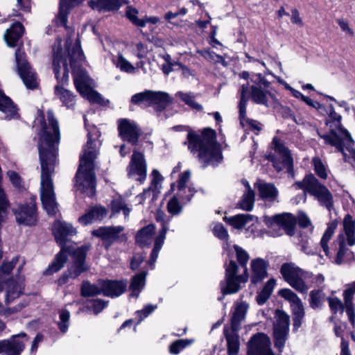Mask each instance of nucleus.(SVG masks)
<instances>
[{
    "instance_id": "1",
    "label": "nucleus",
    "mask_w": 355,
    "mask_h": 355,
    "mask_svg": "<svg viewBox=\"0 0 355 355\" xmlns=\"http://www.w3.org/2000/svg\"><path fill=\"white\" fill-rule=\"evenodd\" d=\"M48 125L44 123L39 137L38 150L41 166L40 198L44 209L49 216L58 211L51 176L57 162L60 132L53 112H46Z\"/></svg>"
},
{
    "instance_id": "2",
    "label": "nucleus",
    "mask_w": 355,
    "mask_h": 355,
    "mask_svg": "<svg viewBox=\"0 0 355 355\" xmlns=\"http://www.w3.org/2000/svg\"><path fill=\"white\" fill-rule=\"evenodd\" d=\"M188 149L191 153H198L200 162L207 165L218 166L223 156L220 144L217 141L216 132L207 127L202 130L200 135L190 130L187 136Z\"/></svg>"
},
{
    "instance_id": "3",
    "label": "nucleus",
    "mask_w": 355,
    "mask_h": 355,
    "mask_svg": "<svg viewBox=\"0 0 355 355\" xmlns=\"http://www.w3.org/2000/svg\"><path fill=\"white\" fill-rule=\"evenodd\" d=\"M53 231L56 241L61 246V250L55 256L51 264L44 271V274L46 275H51L62 268L68 260V254H74V252L77 250L73 247L66 244V237L76 234V230L71 224L57 221L53 225Z\"/></svg>"
},
{
    "instance_id": "4",
    "label": "nucleus",
    "mask_w": 355,
    "mask_h": 355,
    "mask_svg": "<svg viewBox=\"0 0 355 355\" xmlns=\"http://www.w3.org/2000/svg\"><path fill=\"white\" fill-rule=\"evenodd\" d=\"M71 44V40H67L65 46L68 51V57L70 67L72 69L74 84L80 94L85 99H89V78L87 71L81 67L84 56L78 46H73L70 50L69 46Z\"/></svg>"
},
{
    "instance_id": "5",
    "label": "nucleus",
    "mask_w": 355,
    "mask_h": 355,
    "mask_svg": "<svg viewBox=\"0 0 355 355\" xmlns=\"http://www.w3.org/2000/svg\"><path fill=\"white\" fill-rule=\"evenodd\" d=\"M299 189L308 192L314 196L321 206L325 207L331 211L334 207V197L331 191L311 173L306 174L302 181H296L294 184Z\"/></svg>"
},
{
    "instance_id": "6",
    "label": "nucleus",
    "mask_w": 355,
    "mask_h": 355,
    "mask_svg": "<svg viewBox=\"0 0 355 355\" xmlns=\"http://www.w3.org/2000/svg\"><path fill=\"white\" fill-rule=\"evenodd\" d=\"M263 221L269 228H272L275 225L281 227L290 236L295 234L297 223L300 227L303 229L307 228L311 225V220L304 212H301L297 218L291 213L279 214L272 216H266Z\"/></svg>"
},
{
    "instance_id": "7",
    "label": "nucleus",
    "mask_w": 355,
    "mask_h": 355,
    "mask_svg": "<svg viewBox=\"0 0 355 355\" xmlns=\"http://www.w3.org/2000/svg\"><path fill=\"white\" fill-rule=\"evenodd\" d=\"M18 257H15L11 261L3 263L0 267V292L3 289L4 284L7 285V300L17 297L24 288L23 282H16L8 277L17 263Z\"/></svg>"
},
{
    "instance_id": "8",
    "label": "nucleus",
    "mask_w": 355,
    "mask_h": 355,
    "mask_svg": "<svg viewBox=\"0 0 355 355\" xmlns=\"http://www.w3.org/2000/svg\"><path fill=\"white\" fill-rule=\"evenodd\" d=\"M17 71L28 89H34L38 86L37 76L26 60V54L20 48L15 51Z\"/></svg>"
},
{
    "instance_id": "9",
    "label": "nucleus",
    "mask_w": 355,
    "mask_h": 355,
    "mask_svg": "<svg viewBox=\"0 0 355 355\" xmlns=\"http://www.w3.org/2000/svg\"><path fill=\"white\" fill-rule=\"evenodd\" d=\"M171 101V98L168 94L164 92L146 90L131 97V102L135 105H139L146 102L149 106L156 105L157 109L160 111L166 109Z\"/></svg>"
},
{
    "instance_id": "10",
    "label": "nucleus",
    "mask_w": 355,
    "mask_h": 355,
    "mask_svg": "<svg viewBox=\"0 0 355 355\" xmlns=\"http://www.w3.org/2000/svg\"><path fill=\"white\" fill-rule=\"evenodd\" d=\"M276 321L273 324L274 346L282 352L289 335V316L286 312H275Z\"/></svg>"
},
{
    "instance_id": "11",
    "label": "nucleus",
    "mask_w": 355,
    "mask_h": 355,
    "mask_svg": "<svg viewBox=\"0 0 355 355\" xmlns=\"http://www.w3.org/2000/svg\"><path fill=\"white\" fill-rule=\"evenodd\" d=\"M89 144V141L83 148V154L80 156V165L76 175L75 189L76 192L79 194H86L89 189V152L86 146Z\"/></svg>"
},
{
    "instance_id": "12",
    "label": "nucleus",
    "mask_w": 355,
    "mask_h": 355,
    "mask_svg": "<svg viewBox=\"0 0 355 355\" xmlns=\"http://www.w3.org/2000/svg\"><path fill=\"white\" fill-rule=\"evenodd\" d=\"M117 123L119 137L132 146H137L142 135V130L138 125L125 118L119 119Z\"/></svg>"
},
{
    "instance_id": "13",
    "label": "nucleus",
    "mask_w": 355,
    "mask_h": 355,
    "mask_svg": "<svg viewBox=\"0 0 355 355\" xmlns=\"http://www.w3.org/2000/svg\"><path fill=\"white\" fill-rule=\"evenodd\" d=\"M123 230L124 227L121 225L101 226L93 230L91 234L102 241L105 250H109L115 242L119 241L120 234Z\"/></svg>"
},
{
    "instance_id": "14",
    "label": "nucleus",
    "mask_w": 355,
    "mask_h": 355,
    "mask_svg": "<svg viewBox=\"0 0 355 355\" xmlns=\"http://www.w3.org/2000/svg\"><path fill=\"white\" fill-rule=\"evenodd\" d=\"M126 171L129 178L137 175L139 176L137 180L140 183H144L147 175V164L143 153L137 150L133 151Z\"/></svg>"
},
{
    "instance_id": "15",
    "label": "nucleus",
    "mask_w": 355,
    "mask_h": 355,
    "mask_svg": "<svg viewBox=\"0 0 355 355\" xmlns=\"http://www.w3.org/2000/svg\"><path fill=\"white\" fill-rule=\"evenodd\" d=\"M270 345V339L266 334H257L248 341V355H274Z\"/></svg>"
},
{
    "instance_id": "16",
    "label": "nucleus",
    "mask_w": 355,
    "mask_h": 355,
    "mask_svg": "<svg viewBox=\"0 0 355 355\" xmlns=\"http://www.w3.org/2000/svg\"><path fill=\"white\" fill-rule=\"evenodd\" d=\"M321 138L324 140V143L327 145L336 147L338 152L341 153L346 160L347 154L345 153L346 148L349 153L352 154L355 159V149L353 148L354 141L350 142L347 139L341 138L336 132V130L331 129L329 132L322 135H320Z\"/></svg>"
},
{
    "instance_id": "17",
    "label": "nucleus",
    "mask_w": 355,
    "mask_h": 355,
    "mask_svg": "<svg viewBox=\"0 0 355 355\" xmlns=\"http://www.w3.org/2000/svg\"><path fill=\"white\" fill-rule=\"evenodd\" d=\"M87 247L82 246L77 248L73 254L74 263L69 270V275H63L58 279L60 285L67 283L69 277L76 278L85 270V262L87 257Z\"/></svg>"
},
{
    "instance_id": "18",
    "label": "nucleus",
    "mask_w": 355,
    "mask_h": 355,
    "mask_svg": "<svg viewBox=\"0 0 355 355\" xmlns=\"http://www.w3.org/2000/svg\"><path fill=\"white\" fill-rule=\"evenodd\" d=\"M12 211L19 224L32 226L37 223L36 207L33 202L27 205H20L13 209Z\"/></svg>"
},
{
    "instance_id": "19",
    "label": "nucleus",
    "mask_w": 355,
    "mask_h": 355,
    "mask_svg": "<svg viewBox=\"0 0 355 355\" xmlns=\"http://www.w3.org/2000/svg\"><path fill=\"white\" fill-rule=\"evenodd\" d=\"M248 83L241 86V98L239 103V119L240 121V125L242 128H244L245 125L250 126V129L252 130H261V128L259 126V123L253 119H249L246 116V107L248 101L247 94L248 92Z\"/></svg>"
},
{
    "instance_id": "20",
    "label": "nucleus",
    "mask_w": 355,
    "mask_h": 355,
    "mask_svg": "<svg viewBox=\"0 0 355 355\" xmlns=\"http://www.w3.org/2000/svg\"><path fill=\"white\" fill-rule=\"evenodd\" d=\"M60 40L58 42V49L53 47L54 58L53 61V71L58 83H65L69 80V68L67 60L61 55Z\"/></svg>"
},
{
    "instance_id": "21",
    "label": "nucleus",
    "mask_w": 355,
    "mask_h": 355,
    "mask_svg": "<svg viewBox=\"0 0 355 355\" xmlns=\"http://www.w3.org/2000/svg\"><path fill=\"white\" fill-rule=\"evenodd\" d=\"M27 340V336L24 333L14 335L9 339L3 340V347L1 354L20 355L25 348Z\"/></svg>"
},
{
    "instance_id": "22",
    "label": "nucleus",
    "mask_w": 355,
    "mask_h": 355,
    "mask_svg": "<svg viewBox=\"0 0 355 355\" xmlns=\"http://www.w3.org/2000/svg\"><path fill=\"white\" fill-rule=\"evenodd\" d=\"M126 288L127 283L124 279H101V290L104 296L118 297L125 292Z\"/></svg>"
},
{
    "instance_id": "23",
    "label": "nucleus",
    "mask_w": 355,
    "mask_h": 355,
    "mask_svg": "<svg viewBox=\"0 0 355 355\" xmlns=\"http://www.w3.org/2000/svg\"><path fill=\"white\" fill-rule=\"evenodd\" d=\"M268 261L262 258H256L251 261L250 266L252 274L250 282L252 284L257 285L268 277Z\"/></svg>"
},
{
    "instance_id": "24",
    "label": "nucleus",
    "mask_w": 355,
    "mask_h": 355,
    "mask_svg": "<svg viewBox=\"0 0 355 355\" xmlns=\"http://www.w3.org/2000/svg\"><path fill=\"white\" fill-rule=\"evenodd\" d=\"M190 176V171H184L180 175L179 178L177 181V187L179 192L178 196L180 200L184 205L189 203L191 200L192 198L194 196L195 193L197 192V190L194 187H189V194L183 195L182 193V191L185 192L186 184L189 181Z\"/></svg>"
},
{
    "instance_id": "25",
    "label": "nucleus",
    "mask_w": 355,
    "mask_h": 355,
    "mask_svg": "<svg viewBox=\"0 0 355 355\" xmlns=\"http://www.w3.org/2000/svg\"><path fill=\"white\" fill-rule=\"evenodd\" d=\"M273 150L282 157V164L286 167L288 171H293V159L290 150L277 137L272 139Z\"/></svg>"
},
{
    "instance_id": "26",
    "label": "nucleus",
    "mask_w": 355,
    "mask_h": 355,
    "mask_svg": "<svg viewBox=\"0 0 355 355\" xmlns=\"http://www.w3.org/2000/svg\"><path fill=\"white\" fill-rule=\"evenodd\" d=\"M0 111L5 114V119L10 120L19 117L18 110L12 100L0 90Z\"/></svg>"
},
{
    "instance_id": "27",
    "label": "nucleus",
    "mask_w": 355,
    "mask_h": 355,
    "mask_svg": "<svg viewBox=\"0 0 355 355\" xmlns=\"http://www.w3.org/2000/svg\"><path fill=\"white\" fill-rule=\"evenodd\" d=\"M84 0H60L59 12L57 17L58 26H65L67 21V15L73 7L81 3Z\"/></svg>"
},
{
    "instance_id": "28",
    "label": "nucleus",
    "mask_w": 355,
    "mask_h": 355,
    "mask_svg": "<svg viewBox=\"0 0 355 355\" xmlns=\"http://www.w3.org/2000/svg\"><path fill=\"white\" fill-rule=\"evenodd\" d=\"M156 227L153 223H150L139 229L135 234V243L140 248L148 245V241L155 232Z\"/></svg>"
},
{
    "instance_id": "29",
    "label": "nucleus",
    "mask_w": 355,
    "mask_h": 355,
    "mask_svg": "<svg viewBox=\"0 0 355 355\" xmlns=\"http://www.w3.org/2000/svg\"><path fill=\"white\" fill-rule=\"evenodd\" d=\"M147 275L148 272L146 270H142L135 274L131 278L129 286V289L131 291L130 296L138 297L139 293L145 286Z\"/></svg>"
},
{
    "instance_id": "30",
    "label": "nucleus",
    "mask_w": 355,
    "mask_h": 355,
    "mask_svg": "<svg viewBox=\"0 0 355 355\" xmlns=\"http://www.w3.org/2000/svg\"><path fill=\"white\" fill-rule=\"evenodd\" d=\"M224 335L227 341L228 355H237L239 352L240 342L237 331L224 328Z\"/></svg>"
},
{
    "instance_id": "31",
    "label": "nucleus",
    "mask_w": 355,
    "mask_h": 355,
    "mask_svg": "<svg viewBox=\"0 0 355 355\" xmlns=\"http://www.w3.org/2000/svg\"><path fill=\"white\" fill-rule=\"evenodd\" d=\"M303 272L302 269L296 266L293 262L284 263L280 268V273L287 283L302 276Z\"/></svg>"
},
{
    "instance_id": "32",
    "label": "nucleus",
    "mask_w": 355,
    "mask_h": 355,
    "mask_svg": "<svg viewBox=\"0 0 355 355\" xmlns=\"http://www.w3.org/2000/svg\"><path fill=\"white\" fill-rule=\"evenodd\" d=\"M24 31V26L21 23H14L10 28L8 29L4 34V38L8 45L12 47L15 46L21 37Z\"/></svg>"
},
{
    "instance_id": "33",
    "label": "nucleus",
    "mask_w": 355,
    "mask_h": 355,
    "mask_svg": "<svg viewBox=\"0 0 355 355\" xmlns=\"http://www.w3.org/2000/svg\"><path fill=\"white\" fill-rule=\"evenodd\" d=\"M327 113L329 118V121L332 123H337L336 128L338 131L344 137V139H347L351 143L353 142V138L352 137L351 134L341 124L342 116L335 111L334 107L332 104H330L328 106Z\"/></svg>"
},
{
    "instance_id": "34",
    "label": "nucleus",
    "mask_w": 355,
    "mask_h": 355,
    "mask_svg": "<svg viewBox=\"0 0 355 355\" xmlns=\"http://www.w3.org/2000/svg\"><path fill=\"white\" fill-rule=\"evenodd\" d=\"M223 296L238 293L241 286L236 277H225L219 284Z\"/></svg>"
},
{
    "instance_id": "35",
    "label": "nucleus",
    "mask_w": 355,
    "mask_h": 355,
    "mask_svg": "<svg viewBox=\"0 0 355 355\" xmlns=\"http://www.w3.org/2000/svg\"><path fill=\"white\" fill-rule=\"evenodd\" d=\"M138 12V10L132 6H128L125 12V16L132 24L138 27H145L148 21L152 24L157 23V19L156 17L139 19L137 17Z\"/></svg>"
},
{
    "instance_id": "36",
    "label": "nucleus",
    "mask_w": 355,
    "mask_h": 355,
    "mask_svg": "<svg viewBox=\"0 0 355 355\" xmlns=\"http://www.w3.org/2000/svg\"><path fill=\"white\" fill-rule=\"evenodd\" d=\"M252 218L253 216L250 214H239L231 217L224 216L223 220L234 228L241 230Z\"/></svg>"
},
{
    "instance_id": "37",
    "label": "nucleus",
    "mask_w": 355,
    "mask_h": 355,
    "mask_svg": "<svg viewBox=\"0 0 355 355\" xmlns=\"http://www.w3.org/2000/svg\"><path fill=\"white\" fill-rule=\"evenodd\" d=\"M273 96L274 95L268 90H263L255 85L251 86V98L252 101L259 105H263L268 107L267 95Z\"/></svg>"
},
{
    "instance_id": "38",
    "label": "nucleus",
    "mask_w": 355,
    "mask_h": 355,
    "mask_svg": "<svg viewBox=\"0 0 355 355\" xmlns=\"http://www.w3.org/2000/svg\"><path fill=\"white\" fill-rule=\"evenodd\" d=\"M94 80L90 78V105H96L101 108L109 107L110 101L103 96L94 87Z\"/></svg>"
},
{
    "instance_id": "39",
    "label": "nucleus",
    "mask_w": 355,
    "mask_h": 355,
    "mask_svg": "<svg viewBox=\"0 0 355 355\" xmlns=\"http://www.w3.org/2000/svg\"><path fill=\"white\" fill-rule=\"evenodd\" d=\"M246 187L248 188V191L242 196L241 200L238 203V206L243 210L250 211L253 209L254 207L255 193L251 189L248 182H246Z\"/></svg>"
},
{
    "instance_id": "40",
    "label": "nucleus",
    "mask_w": 355,
    "mask_h": 355,
    "mask_svg": "<svg viewBox=\"0 0 355 355\" xmlns=\"http://www.w3.org/2000/svg\"><path fill=\"white\" fill-rule=\"evenodd\" d=\"M355 294V281L346 285V288L343 291V304L345 311H355L354 304V296Z\"/></svg>"
},
{
    "instance_id": "41",
    "label": "nucleus",
    "mask_w": 355,
    "mask_h": 355,
    "mask_svg": "<svg viewBox=\"0 0 355 355\" xmlns=\"http://www.w3.org/2000/svg\"><path fill=\"white\" fill-rule=\"evenodd\" d=\"M338 225V221L337 220H334L329 222L327 224V227L325 230L321 240H320V245L324 252L325 254L328 256L329 252V248L328 246V243L329 240L331 239L332 235L334 233L335 230L336 229Z\"/></svg>"
},
{
    "instance_id": "42",
    "label": "nucleus",
    "mask_w": 355,
    "mask_h": 355,
    "mask_svg": "<svg viewBox=\"0 0 355 355\" xmlns=\"http://www.w3.org/2000/svg\"><path fill=\"white\" fill-rule=\"evenodd\" d=\"M258 191L260 198L264 200H274L278 195L277 188L272 183L259 184Z\"/></svg>"
},
{
    "instance_id": "43",
    "label": "nucleus",
    "mask_w": 355,
    "mask_h": 355,
    "mask_svg": "<svg viewBox=\"0 0 355 355\" xmlns=\"http://www.w3.org/2000/svg\"><path fill=\"white\" fill-rule=\"evenodd\" d=\"M326 301L324 293L320 290H312L309 293V304L313 309L322 307L324 302Z\"/></svg>"
},
{
    "instance_id": "44",
    "label": "nucleus",
    "mask_w": 355,
    "mask_h": 355,
    "mask_svg": "<svg viewBox=\"0 0 355 355\" xmlns=\"http://www.w3.org/2000/svg\"><path fill=\"white\" fill-rule=\"evenodd\" d=\"M55 94L67 107H69L73 105L74 96L70 91L65 89L60 85H56L55 87Z\"/></svg>"
},
{
    "instance_id": "45",
    "label": "nucleus",
    "mask_w": 355,
    "mask_h": 355,
    "mask_svg": "<svg viewBox=\"0 0 355 355\" xmlns=\"http://www.w3.org/2000/svg\"><path fill=\"white\" fill-rule=\"evenodd\" d=\"M124 3L123 0H98L100 9L107 12L118 11Z\"/></svg>"
},
{
    "instance_id": "46",
    "label": "nucleus",
    "mask_w": 355,
    "mask_h": 355,
    "mask_svg": "<svg viewBox=\"0 0 355 355\" xmlns=\"http://www.w3.org/2000/svg\"><path fill=\"white\" fill-rule=\"evenodd\" d=\"M194 340L191 339H180L171 343L169 351L173 354H178L184 348L192 345Z\"/></svg>"
},
{
    "instance_id": "47",
    "label": "nucleus",
    "mask_w": 355,
    "mask_h": 355,
    "mask_svg": "<svg viewBox=\"0 0 355 355\" xmlns=\"http://www.w3.org/2000/svg\"><path fill=\"white\" fill-rule=\"evenodd\" d=\"M101 132L99 129L94 125H90V151L98 148L101 145L100 137Z\"/></svg>"
},
{
    "instance_id": "48",
    "label": "nucleus",
    "mask_w": 355,
    "mask_h": 355,
    "mask_svg": "<svg viewBox=\"0 0 355 355\" xmlns=\"http://www.w3.org/2000/svg\"><path fill=\"white\" fill-rule=\"evenodd\" d=\"M95 155L90 151V198L96 195V177L94 171Z\"/></svg>"
},
{
    "instance_id": "49",
    "label": "nucleus",
    "mask_w": 355,
    "mask_h": 355,
    "mask_svg": "<svg viewBox=\"0 0 355 355\" xmlns=\"http://www.w3.org/2000/svg\"><path fill=\"white\" fill-rule=\"evenodd\" d=\"M179 98L187 105H189L192 109H195L197 111H202L203 107L202 105L198 103L194 100V96L191 95L190 94L178 92Z\"/></svg>"
},
{
    "instance_id": "50",
    "label": "nucleus",
    "mask_w": 355,
    "mask_h": 355,
    "mask_svg": "<svg viewBox=\"0 0 355 355\" xmlns=\"http://www.w3.org/2000/svg\"><path fill=\"white\" fill-rule=\"evenodd\" d=\"M313 169L315 174L321 179L326 180L327 178V169L322 163L321 159L318 157H315L313 159Z\"/></svg>"
},
{
    "instance_id": "51",
    "label": "nucleus",
    "mask_w": 355,
    "mask_h": 355,
    "mask_svg": "<svg viewBox=\"0 0 355 355\" xmlns=\"http://www.w3.org/2000/svg\"><path fill=\"white\" fill-rule=\"evenodd\" d=\"M245 312H234L231 318V327L229 328L230 331H239L241 329L242 322L244 321Z\"/></svg>"
},
{
    "instance_id": "52",
    "label": "nucleus",
    "mask_w": 355,
    "mask_h": 355,
    "mask_svg": "<svg viewBox=\"0 0 355 355\" xmlns=\"http://www.w3.org/2000/svg\"><path fill=\"white\" fill-rule=\"evenodd\" d=\"M234 249L236 252V260L242 268H247V264L250 259L248 252L241 247L234 245Z\"/></svg>"
},
{
    "instance_id": "53",
    "label": "nucleus",
    "mask_w": 355,
    "mask_h": 355,
    "mask_svg": "<svg viewBox=\"0 0 355 355\" xmlns=\"http://www.w3.org/2000/svg\"><path fill=\"white\" fill-rule=\"evenodd\" d=\"M167 211L172 215H178L182 210V205L180 203L176 196H173L167 203Z\"/></svg>"
},
{
    "instance_id": "54",
    "label": "nucleus",
    "mask_w": 355,
    "mask_h": 355,
    "mask_svg": "<svg viewBox=\"0 0 355 355\" xmlns=\"http://www.w3.org/2000/svg\"><path fill=\"white\" fill-rule=\"evenodd\" d=\"M213 234L220 240L228 241L230 236L227 230L221 223H217L213 228Z\"/></svg>"
},
{
    "instance_id": "55",
    "label": "nucleus",
    "mask_w": 355,
    "mask_h": 355,
    "mask_svg": "<svg viewBox=\"0 0 355 355\" xmlns=\"http://www.w3.org/2000/svg\"><path fill=\"white\" fill-rule=\"evenodd\" d=\"M107 214V209L101 205L90 207V220L92 219L102 220Z\"/></svg>"
},
{
    "instance_id": "56",
    "label": "nucleus",
    "mask_w": 355,
    "mask_h": 355,
    "mask_svg": "<svg viewBox=\"0 0 355 355\" xmlns=\"http://www.w3.org/2000/svg\"><path fill=\"white\" fill-rule=\"evenodd\" d=\"M168 230L165 227L160 228L158 232L157 236L155 238L154 240V245L153 249L160 251L166 239V234Z\"/></svg>"
},
{
    "instance_id": "57",
    "label": "nucleus",
    "mask_w": 355,
    "mask_h": 355,
    "mask_svg": "<svg viewBox=\"0 0 355 355\" xmlns=\"http://www.w3.org/2000/svg\"><path fill=\"white\" fill-rule=\"evenodd\" d=\"M59 320L57 322L58 326L60 331L64 334L69 326V312H59Z\"/></svg>"
},
{
    "instance_id": "58",
    "label": "nucleus",
    "mask_w": 355,
    "mask_h": 355,
    "mask_svg": "<svg viewBox=\"0 0 355 355\" xmlns=\"http://www.w3.org/2000/svg\"><path fill=\"white\" fill-rule=\"evenodd\" d=\"M291 286L295 288L297 291L301 293H306L308 286L306 285L304 281L302 279V276L293 279L288 283Z\"/></svg>"
},
{
    "instance_id": "59",
    "label": "nucleus",
    "mask_w": 355,
    "mask_h": 355,
    "mask_svg": "<svg viewBox=\"0 0 355 355\" xmlns=\"http://www.w3.org/2000/svg\"><path fill=\"white\" fill-rule=\"evenodd\" d=\"M110 206L113 214L119 213L121 210H123V214H125V210L128 211V208L121 198L112 200Z\"/></svg>"
},
{
    "instance_id": "60",
    "label": "nucleus",
    "mask_w": 355,
    "mask_h": 355,
    "mask_svg": "<svg viewBox=\"0 0 355 355\" xmlns=\"http://www.w3.org/2000/svg\"><path fill=\"white\" fill-rule=\"evenodd\" d=\"M330 311H345L343 302L338 297H327Z\"/></svg>"
},
{
    "instance_id": "61",
    "label": "nucleus",
    "mask_w": 355,
    "mask_h": 355,
    "mask_svg": "<svg viewBox=\"0 0 355 355\" xmlns=\"http://www.w3.org/2000/svg\"><path fill=\"white\" fill-rule=\"evenodd\" d=\"M224 268L225 277H236L238 273L239 266L234 260H230L228 263L225 261Z\"/></svg>"
},
{
    "instance_id": "62",
    "label": "nucleus",
    "mask_w": 355,
    "mask_h": 355,
    "mask_svg": "<svg viewBox=\"0 0 355 355\" xmlns=\"http://www.w3.org/2000/svg\"><path fill=\"white\" fill-rule=\"evenodd\" d=\"M117 67H119L121 71L127 73H132L135 71V67L132 66V64L122 55H119Z\"/></svg>"
},
{
    "instance_id": "63",
    "label": "nucleus",
    "mask_w": 355,
    "mask_h": 355,
    "mask_svg": "<svg viewBox=\"0 0 355 355\" xmlns=\"http://www.w3.org/2000/svg\"><path fill=\"white\" fill-rule=\"evenodd\" d=\"M343 229L345 234L355 233V220L349 214L344 218Z\"/></svg>"
},
{
    "instance_id": "64",
    "label": "nucleus",
    "mask_w": 355,
    "mask_h": 355,
    "mask_svg": "<svg viewBox=\"0 0 355 355\" xmlns=\"http://www.w3.org/2000/svg\"><path fill=\"white\" fill-rule=\"evenodd\" d=\"M144 260L145 257L143 253H137L134 254L130 261V268L133 271L138 270Z\"/></svg>"
}]
</instances>
